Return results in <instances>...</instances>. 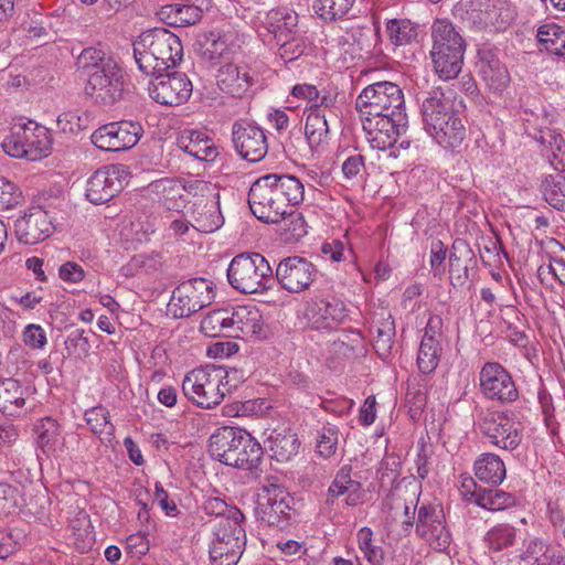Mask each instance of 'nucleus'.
<instances>
[{
    "label": "nucleus",
    "mask_w": 565,
    "mask_h": 565,
    "mask_svg": "<svg viewBox=\"0 0 565 565\" xmlns=\"http://www.w3.org/2000/svg\"><path fill=\"white\" fill-rule=\"evenodd\" d=\"M355 0H315L313 11L324 22L331 23L345 18Z\"/></svg>",
    "instance_id": "44"
},
{
    "label": "nucleus",
    "mask_w": 565,
    "mask_h": 565,
    "mask_svg": "<svg viewBox=\"0 0 565 565\" xmlns=\"http://www.w3.org/2000/svg\"><path fill=\"white\" fill-rule=\"evenodd\" d=\"M522 558H534L536 565H565V552L546 546L540 540L529 542Z\"/></svg>",
    "instance_id": "40"
},
{
    "label": "nucleus",
    "mask_w": 565,
    "mask_h": 565,
    "mask_svg": "<svg viewBox=\"0 0 565 565\" xmlns=\"http://www.w3.org/2000/svg\"><path fill=\"white\" fill-rule=\"evenodd\" d=\"M355 108L361 117L391 115L405 111L402 88L393 82H376L367 85L358 96Z\"/></svg>",
    "instance_id": "8"
},
{
    "label": "nucleus",
    "mask_w": 565,
    "mask_h": 565,
    "mask_svg": "<svg viewBox=\"0 0 565 565\" xmlns=\"http://www.w3.org/2000/svg\"><path fill=\"white\" fill-rule=\"evenodd\" d=\"M25 390L14 379L0 380V412L14 415L25 404Z\"/></svg>",
    "instance_id": "35"
},
{
    "label": "nucleus",
    "mask_w": 565,
    "mask_h": 565,
    "mask_svg": "<svg viewBox=\"0 0 565 565\" xmlns=\"http://www.w3.org/2000/svg\"><path fill=\"white\" fill-rule=\"evenodd\" d=\"M478 426L492 445L503 450L512 451L522 441V424L503 412H488Z\"/></svg>",
    "instance_id": "12"
},
{
    "label": "nucleus",
    "mask_w": 565,
    "mask_h": 565,
    "mask_svg": "<svg viewBox=\"0 0 565 565\" xmlns=\"http://www.w3.org/2000/svg\"><path fill=\"white\" fill-rule=\"evenodd\" d=\"M232 142L237 154L249 162H259L268 151L264 130L247 120L233 124Z\"/></svg>",
    "instance_id": "18"
},
{
    "label": "nucleus",
    "mask_w": 565,
    "mask_h": 565,
    "mask_svg": "<svg viewBox=\"0 0 565 565\" xmlns=\"http://www.w3.org/2000/svg\"><path fill=\"white\" fill-rule=\"evenodd\" d=\"M126 175L127 172L124 166L98 169L87 181V200L96 205L110 201L122 190Z\"/></svg>",
    "instance_id": "21"
},
{
    "label": "nucleus",
    "mask_w": 565,
    "mask_h": 565,
    "mask_svg": "<svg viewBox=\"0 0 565 565\" xmlns=\"http://www.w3.org/2000/svg\"><path fill=\"white\" fill-rule=\"evenodd\" d=\"M1 147L13 158L36 161L50 153L51 139L45 127L30 120L12 125Z\"/></svg>",
    "instance_id": "6"
},
{
    "label": "nucleus",
    "mask_w": 565,
    "mask_h": 565,
    "mask_svg": "<svg viewBox=\"0 0 565 565\" xmlns=\"http://www.w3.org/2000/svg\"><path fill=\"white\" fill-rule=\"evenodd\" d=\"M234 337L265 340L270 334L262 312L255 307H239L233 311Z\"/></svg>",
    "instance_id": "24"
},
{
    "label": "nucleus",
    "mask_w": 565,
    "mask_h": 565,
    "mask_svg": "<svg viewBox=\"0 0 565 565\" xmlns=\"http://www.w3.org/2000/svg\"><path fill=\"white\" fill-rule=\"evenodd\" d=\"M228 376L223 367L194 369L185 375L182 392L196 406L210 409L220 405L234 386L230 384Z\"/></svg>",
    "instance_id": "4"
},
{
    "label": "nucleus",
    "mask_w": 565,
    "mask_h": 565,
    "mask_svg": "<svg viewBox=\"0 0 565 565\" xmlns=\"http://www.w3.org/2000/svg\"><path fill=\"white\" fill-rule=\"evenodd\" d=\"M479 381L481 393L488 399L505 404L519 397V391L511 374L497 362H487L482 366Z\"/></svg>",
    "instance_id": "17"
},
{
    "label": "nucleus",
    "mask_w": 565,
    "mask_h": 565,
    "mask_svg": "<svg viewBox=\"0 0 565 565\" xmlns=\"http://www.w3.org/2000/svg\"><path fill=\"white\" fill-rule=\"evenodd\" d=\"M415 531L436 552H445L450 546L451 534L446 525L444 510L439 505L418 507Z\"/></svg>",
    "instance_id": "13"
},
{
    "label": "nucleus",
    "mask_w": 565,
    "mask_h": 565,
    "mask_svg": "<svg viewBox=\"0 0 565 565\" xmlns=\"http://www.w3.org/2000/svg\"><path fill=\"white\" fill-rule=\"evenodd\" d=\"M479 73L487 87L495 93L502 92L510 82L507 67L495 58L482 61Z\"/></svg>",
    "instance_id": "42"
},
{
    "label": "nucleus",
    "mask_w": 565,
    "mask_h": 565,
    "mask_svg": "<svg viewBox=\"0 0 565 565\" xmlns=\"http://www.w3.org/2000/svg\"><path fill=\"white\" fill-rule=\"evenodd\" d=\"M298 14L289 8L271 9L267 12L264 26L276 42L299 35Z\"/></svg>",
    "instance_id": "25"
},
{
    "label": "nucleus",
    "mask_w": 565,
    "mask_h": 565,
    "mask_svg": "<svg viewBox=\"0 0 565 565\" xmlns=\"http://www.w3.org/2000/svg\"><path fill=\"white\" fill-rule=\"evenodd\" d=\"M85 420L93 434L102 443H110L114 437V425L109 420V412L103 406H95L85 412Z\"/></svg>",
    "instance_id": "43"
},
{
    "label": "nucleus",
    "mask_w": 565,
    "mask_h": 565,
    "mask_svg": "<svg viewBox=\"0 0 565 565\" xmlns=\"http://www.w3.org/2000/svg\"><path fill=\"white\" fill-rule=\"evenodd\" d=\"M477 259L470 245L461 238L454 241L449 254V274L451 284L462 285L469 276V269L476 266Z\"/></svg>",
    "instance_id": "26"
},
{
    "label": "nucleus",
    "mask_w": 565,
    "mask_h": 565,
    "mask_svg": "<svg viewBox=\"0 0 565 565\" xmlns=\"http://www.w3.org/2000/svg\"><path fill=\"white\" fill-rule=\"evenodd\" d=\"M202 46L205 47L204 54H209L210 58L221 56L226 50V43L218 33L209 32L203 35Z\"/></svg>",
    "instance_id": "62"
},
{
    "label": "nucleus",
    "mask_w": 565,
    "mask_h": 565,
    "mask_svg": "<svg viewBox=\"0 0 565 565\" xmlns=\"http://www.w3.org/2000/svg\"><path fill=\"white\" fill-rule=\"evenodd\" d=\"M300 440L289 429L274 431L268 438V449L278 462L290 461L299 451Z\"/></svg>",
    "instance_id": "33"
},
{
    "label": "nucleus",
    "mask_w": 565,
    "mask_h": 565,
    "mask_svg": "<svg viewBox=\"0 0 565 565\" xmlns=\"http://www.w3.org/2000/svg\"><path fill=\"white\" fill-rule=\"evenodd\" d=\"M233 311L228 309H217L207 313L201 321V331L211 338L224 335H233L234 323H232Z\"/></svg>",
    "instance_id": "39"
},
{
    "label": "nucleus",
    "mask_w": 565,
    "mask_h": 565,
    "mask_svg": "<svg viewBox=\"0 0 565 565\" xmlns=\"http://www.w3.org/2000/svg\"><path fill=\"white\" fill-rule=\"evenodd\" d=\"M395 337V324L394 320L388 317L384 319L380 326L376 327V335L374 338L373 347L382 359L387 358L391 354L393 348V339Z\"/></svg>",
    "instance_id": "54"
},
{
    "label": "nucleus",
    "mask_w": 565,
    "mask_h": 565,
    "mask_svg": "<svg viewBox=\"0 0 565 565\" xmlns=\"http://www.w3.org/2000/svg\"><path fill=\"white\" fill-rule=\"evenodd\" d=\"M433 46L430 58L435 73L444 81L456 78L461 72L466 41L447 19H436L430 26Z\"/></svg>",
    "instance_id": "3"
},
{
    "label": "nucleus",
    "mask_w": 565,
    "mask_h": 565,
    "mask_svg": "<svg viewBox=\"0 0 565 565\" xmlns=\"http://www.w3.org/2000/svg\"><path fill=\"white\" fill-rule=\"evenodd\" d=\"M97 104L111 106L121 100L125 94V73L117 63H108L104 71L89 74L85 88Z\"/></svg>",
    "instance_id": "14"
},
{
    "label": "nucleus",
    "mask_w": 565,
    "mask_h": 565,
    "mask_svg": "<svg viewBox=\"0 0 565 565\" xmlns=\"http://www.w3.org/2000/svg\"><path fill=\"white\" fill-rule=\"evenodd\" d=\"M351 466H343L337 472L328 489V504H333L334 499L343 494H347L345 503L349 507H355L360 503L362 497V486L359 481L351 478Z\"/></svg>",
    "instance_id": "29"
},
{
    "label": "nucleus",
    "mask_w": 565,
    "mask_h": 565,
    "mask_svg": "<svg viewBox=\"0 0 565 565\" xmlns=\"http://www.w3.org/2000/svg\"><path fill=\"white\" fill-rule=\"evenodd\" d=\"M38 441L46 455H55L64 447V437L61 434L60 426L55 419L45 418L42 422Z\"/></svg>",
    "instance_id": "47"
},
{
    "label": "nucleus",
    "mask_w": 565,
    "mask_h": 565,
    "mask_svg": "<svg viewBox=\"0 0 565 565\" xmlns=\"http://www.w3.org/2000/svg\"><path fill=\"white\" fill-rule=\"evenodd\" d=\"M14 228L20 243L34 245L52 234L53 224L45 210L41 206H33L15 221Z\"/></svg>",
    "instance_id": "23"
},
{
    "label": "nucleus",
    "mask_w": 565,
    "mask_h": 565,
    "mask_svg": "<svg viewBox=\"0 0 565 565\" xmlns=\"http://www.w3.org/2000/svg\"><path fill=\"white\" fill-rule=\"evenodd\" d=\"M276 44L279 46L278 54L280 58L286 63L292 62L300 57L306 49L300 35L284 39L279 42H276Z\"/></svg>",
    "instance_id": "58"
},
{
    "label": "nucleus",
    "mask_w": 565,
    "mask_h": 565,
    "mask_svg": "<svg viewBox=\"0 0 565 565\" xmlns=\"http://www.w3.org/2000/svg\"><path fill=\"white\" fill-rule=\"evenodd\" d=\"M305 200L303 183L291 174H266L248 192L252 213L264 223H279L288 210Z\"/></svg>",
    "instance_id": "1"
},
{
    "label": "nucleus",
    "mask_w": 565,
    "mask_h": 565,
    "mask_svg": "<svg viewBox=\"0 0 565 565\" xmlns=\"http://www.w3.org/2000/svg\"><path fill=\"white\" fill-rule=\"evenodd\" d=\"M543 143H548L551 154H547L548 162L557 170L565 171V140L559 134L547 130L541 136Z\"/></svg>",
    "instance_id": "51"
},
{
    "label": "nucleus",
    "mask_w": 565,
    "mask_h": 565,
    "mask_svg": "<svg viewBox=\"0 0 565 565\" xmlns=\"http://www.w3.org/2000/svg\"><path fill=\"white\" fill-rule=\"evenodd\" d=\"M475 502L478 507L492 511H503L518 504L516 498L500 489H477L473 493Z\"/></svg>",
    "instance_id": "36"
},
{
    "label": "nucleus",
    "mask_w": 565,
    "mask_h": 565,
    "mask_svg": "<svg viewBox=\"0 0 565 565\" xmlns=\"http://www.w3.org/2000/svg\"><path fill=\"white\" fill-rule=\"evenodd\" d=\"M348 318V310L342 300L312 299L306 302L303 319L315 330L335 329Z\"/></svg>",
    "instance_id": "22"
},
{
    "label": "nucleus",
    "mask_w": 565,
    "mask_h": 565,
    "mask_svg": "<svg viewBox=\"0 0 565 565\" xmlns=\"http://www.w3.org/2000/svg\"><path fill=\"white\" fill-rule=\"evenodd\" d=\"M438 122H440L439 126L436 124V128L429 127L426 131L444 148L459 147L465 139L466 129L457 114L452 111Z\"/></svg>",
    "instance_id": "30"
},
{
    "label": "nucleus",
    "mask_w": 565,
    "mask_h": 565,
    "mask_svg": "<svg viewBox=\"0 0 565 565\" xmlns=\"http://www.w3.org/2000/svg\"><path fill=\"white\" fill-rule=\"evenodd\" d=\"M21 191L11 181L0 175V210H10L20 203Z\"/></svg>",
    "instance_id": "59"
},
{
    "label": "nucleus",
    "mask_w": 565,
    "mask_h": 565,
    "mask_svg": "<svg viewBox=\"0 0 565 565\" xmlns=\"http://www.w3.org/2000/svg\"><path fill=\"white\" fill-rule=\"evenodd\" d=\"M516 530L508 523H499L492 526L484 536L486 545L493 552H500L514 545Z\"/></svg>",
    "instance_id": "48"
},
{
    "label": "nucleus",
    "mask_w": 565,
    "mask_h": 565,
    "mask_svg": "<svg viewBox=\"0 0 565 565\" xmlns=\"http://www.w3.org/2000/svg\"><path fill=\"white\" fill-rule=\"evenodd\" d=\"M541 192L548 205L561 211L565 206V171L545 174L541 181Z\"/></svg>",
    "instance_id": "38"
},
{
    "label": "nucleus",
    "mask_w": 565,
    "mask_h": 565,
    "mask_svg": "<svg viewBox=\"0 0 565 565\" xmlns=\"http://www.w3.org/2000/svg\"><path fill=\"white\" fill-rule=\"evenodd\" d=\"M537 42L541 50H545L551 54L565 55V30L555 24L546 23L537 30Z\"/></svg>",
    "instance_id": "41"
},
{
    "label": "nucleus",
    "mask_w": 565,
    "mask_h": 565,
    "mask_svg": "<svg viewBox=\"0 0 565 565\" xmlns=\"http://www.w3.org/2000/svg\"><path fill=\"white\" fill-rule=\"evenodd\" d=\"M253 78L245 70H241L237 65H223L216 75V82L221 90L232 96H243L252 85Z\"/></svg>",
    "instance_id": "31"
},
{
    "label": "nucleus",
    "mask_w": 565,
    "mask_h": 565,
    "mask_svg": "<svg viewBox=\"0 0 565 565\" xmlns=\"http://www.w3.org/2000/svg\"><path fill=\"white\" fill-rule=\"evenodd\" d=\"M281 223V231L285 239L288 242H298L307 235V223L301 213L294 211L292 207L288 210V214L279 221Z\"/></svg>",
    "instance_id": "52"
},
{
    "label": "nucleus",
    "mask_w": 565,
    "mask_h": 565,
    "mask_svg": "<svg viewBox=\"0 0 565 565\" xmlns=\"http://www.w3.org/2000/svg\"><path fill=\"white\" fill-rule=\"evenodd\" d=\"M224 224V217L220 212L218 202L205 203L201 210L194 211L193 227L202 233H213Z\"/></svg>",
    "instance_id": "45"
},
{
    "label": "nucleus",
    "mask_w": 565,
    "mask_h": 565,
    "mask_svg": "<svg viewBox=\"0 0 565 565\" xmlns=\"http://www.w3.org/2000/svg\"><path fill=\"white\" fill-rule=\"evenodd\" d=\"M87 116L83 117L77 111H65L57 117V127L63 132L76 134L86 128Z\"/></svg>",
    "instance_id": "60"
},
{
    "label": "nucleus",
    "mask_w": 565,
    "mask_h": 565,
    "mask_svg": "<svg viewBox=\"0 0 565 565\" xmlns=\"http://www.w3.org/2000/svg\"><path fill=\"white\" fill-rule=\"evenodd\" d=\"M108 63H116L103 50L98 47H86L82 51L77 58L78 67L93 73L95 71H104Z\"/></svg>",
    "instance_id": "53"
},
{
    "label": "nucleus",
    "mask_w": 565,
    "mask_h": 565,
    "mask_svg": "<svg viewBox=\"0 0 565 565\" xmlns=\"http://www.w3.org/2000/svg\"><path fill=\"white\" fill-rule=\"evenodd\" d=\"M214 297L213 281L198 277L180 282L168 306L174 318H186L211 305Z\"/></svg>",
    "instance_id": "10"
},
{
    "label": "nucleus",
    "mask_w": 565,
    "mask_h": 565,
    "mask_svg": "<svg viewBox=\"0 0 565 565\" xmlns=\"http://www.w3.org/2000/svg\"><path fill=\"white\" fill-rule=\"evenodd\" d=\"M23 341L32 349H42L46 344V335L41 326L29 324L23 331Z\"/></svg>",
    "instance_id": "63"
},
{
    "label": "nucleus",
    "mask_w": 565,
    "mask_h": 565,
    "mask_svg": "<svg viewBox=\"0 0 565 565\" xmlns=\"http://www.w3.org/2000/svg\"><path fill=\"white\" fill-rule=\"evenodd\" d=\"M338 440L339 431L335 427H322L317 439V452L323 458H330L337 451Z\"/></svg>",
    "instance_id": "57"
},
{
    "label": "nucleus",
    "mask_w": 565,
    "mask_h": 565,
    "mask_svg": "<svg viewBox=\"0 0 565 565\" xmlns=\"http://www.w3.org/2000/svg\"><path fill=\"white\" fill-rule=\"evenodd\" d=\"M316 266L303 257L292 256L280 260L275 276L278 284L289 292H300L309 288L316 278Z\"/></svg>",
    "instance_id": "20"
},
{
    "label": "nucleus",
    "mask_w": 565,
    "mask_h": 565,
    "mask_svg": "<svg viewBox=\"0 0 565 565\" xmlns=\"http://www.w3.org/2000/svg\"><path fill=\"white\" fill-rule=\"evenodd\" d=\"M363 130L371 146L379 150L394 148L408 128L405 111H393L391 115L361 117Z\"/></svg>",
    "instance_id": "11"
},
{
    "label": "nucleus",
    "mask_w": 565,
    "mask_h": 565,
    "mask_svg": "<svg viewBox=\"0 0 565 565\" xmlns=\"http://www.w3.org/2000/svg\"><path fill=\"white\" fill-rule=\"evenodd\" d=\"M138 47L141 51L149 50L156 54L159 66L174 67L182 60L183 47L179 36L166 28H154L142 32L138 36Z\"/></svg>",
    "instance_id": "16"
},
{
    "label": "nucleus",
    "mask_w": 565,
    "mask_h": 565,
    "mask_svg": "<svg viewBox=\"0 0 565 565\" xmlns=\"http://www.w3.org/2000/svg\"><path fill=\"white\" fill-rule=\"evenodd\" d=\"M245 520L214 523L213 540L210 544L212 565H236L246 545Z\"/></svg>",
    "instance_id": "7"
},
{
    "label": "nucleus",
    "mask_w": 565,
    "mask_h": 565,
    "mask_svg": "<svg viewBox=\"0 0 565 565\" xmlns=\"http://www.w3.org/2000/svg\"><path fill=\"white\" fill-rule=\"evenodd\" d=\"M209 454L226 466L255 471L262 462L264 450L246 430L223 426L211 435Z\"/></svg>",
    "instance_id": "2"
},
{
    "label": "nucleus",
    "mask_w": 565,
    "mask_h": 565,
    "mask_svg": "<svg viewBox=\"0 0 565 565\" xmlns=\"http://www.w3.org/2000/svg\"><path fill=\"white\" fill-rule=\"evenodd\" d=\"M58 275L62 280L68 282H79L84 279V269L74 262H66L60 267Z\"/></svg>",
    "instance_id": "64"
},
{
    "label": "nucleus",
    "mask_w": 565,
    "mask_h": 565,
    "mask_svg": "<svg viewBox=\"0 0 565 565\" xmlns=\"http://www.w3.org/2000/svg\"><path fill=\"white\" fill-rule=\"evenodd\" d=\"M294 498L275 479H267L262 488L255 514L257 520L285 529L290 524L295 510L291 507Z\"/></svg>",
    "instance_id": "9"
},
{
    "label": "nucleus",
    "mask_w": 565,
    "mask_h": 565,
    "mask_svg": "<svg viewBox=\"0 0 565 565\" xmlns=\"http://www.w3.org/2000/svg\"><path fill=\"white\" fill-rule=\"evenodd\" d=\"M203 7L191 3H171L158 12L160 19L169 25L188 26L202 19Z\"/></svg>",
    "instance_id": "32"
},
{
    "label": "nucleus",
    "mask_w": 565,
    "mask_h": 565,
    "mask_svg": "<svg viewBox=\"0 0 565 565\" xmlns=\"http://www.w3.org/2000/svg\"><path fill=\"white\" fill-rule=\"evenodd\" d=\"M203 510L209 515H215V523H225V521L245 520L244 514L236 507H230L220 498H207L203 503Z\"/></svg>",
    "instance_id": "50"
},
{
    "label": "nucleus",
    "mask_w": 565,
    "mask_h": 565,
    "mask_svg": "<svg viewBox=\"0 0 565 565\" xmlns=\"http://www.w3.org/2000/svg\"><path fill=\"white\" fill-rule=\"evenodd\" d=\"M177 146L201 161H213L217 157V149L213 140L202 131L183 130L177 138Z\"/></svg>",
    "instance_id": "28"
},
{
    "label": "nucleus",
    "mask_w": 565,
    "mask_h": 565,
    "mask_svg": "<svg viewBox=\"0 0 565 565\" xmlns=\"http://www.w3.org/2000/svg\"><path fill=\"white\" fill-rule=\"evenodd\" d=\"M390 40L395 45L409 44L417 38V26L407 19H392L386 23Z\"/></svg>",
    "instance_id": "49"
},
{
    "label": "nucleus",
    "mask_w": 565,
    "mask_h": 565,
    "mask_svg": "<svg viewBox=\"0 0 565 565\" xmlns=\"http://www.w3.org/2000/svg\"><path fill=\"white\" fill-rule=\"evenodd\" d=\"M505 466L499 456L483 454L475 462L476 477L486 483L498 486L505 478Z\"/></svg>",
    "instance_id": "34"
},
{
    "label": "nucleus",
    "mask_w": 565,
    "mask_h": 565,
    "mask_svg": "<svg viewBox=\"0 0 565 565\" xmlns=\"http://www.w3.org/2000/svg\"><path fill=\"white\" fill-rule=\"evenodd\" d=\"M342 173L351 184H358L364 180L366 174L365 158L360 153L348 157L342 163Z\"/></svg>",
    "instance_id": "56"
},
{
    "label": "nucleus",
    "mask_w": 565,
    "mask_h": 565,
    "mask_svg": "<svg viewBox=\"0 0 565 565\" xmlns=\"http://www.w3.org/2000/svg\"><path fill=\"white\" fill-rule=\"evenodd\" d=\"M134 56L138 68L146 75H151L157 78V76H160L163 72L168 71L167 66L158 65L160 60L156 54H151V51L139 50L138 40L134 42Z\"/></svg>",
    "instance_id": "55"
},
{
    "label": "nucleus",
    "mask_w": 565,
    "mask_h": 565,
    "mask_svg": "<svg viewBox=\"0 0 565 565\" xmlns=\"http://www.w3.org/2000/svg\"><path fill=\"white\" fill-rule=\"evenodd\" d=\"M306 118L305 135L311 149L321 146L328 138L329 125L324 110L309 107Z\"/></svg>",
    "instance_id": "37"
},
{
    "label": "nucleus",
    "mask_w": 565,
    "mask_h": 565,
    "mask_svg": "<svg viewBox=\"0 0 565 565\" xmlns=\"http://www.w3.org/2000/svg\"><path fill=\"white\" fill-rule=\"evenodd\" d=\"M273 275L269 262L259 253L236 255L227 268L230 285L243 294H257L267 289Z\"/></svg>",
    "instance_id": "5"
},
{
    "label": "nucleus",
    "mask_w": 565,
    "mask_h": 565,
    "mask_svg": "<svg viewBox=\"0 0 565 565\" xmlns=\"http://www.w3.org/2000/svg\"><path fill=\"white\" fill-rule=\"evenodd\" d=\"M405 402L409 405V412H414L415 414L422 412L427 402L424 387L419 384L408 383L405 393Z\"/></svg>",
    "instance_id": "61"
},
{
    "label": "nucleus",
    "mask_w": 565,
    "mask_h": 565,
    "mask_svg": "<svg viewBox=\"0 0 565 565\" xmlns=\"http://www.w3.org/2000/svg\"><path fill=\"white\" fill-rule=\"evenodd\" d=\"M143 129L137 121L121 120L105 124L90 136L92 142L105 151H124L132 148Z\"/></svg>",
    "instance_id": "15"
},
{
    "label": "nucleus",
    "mask_w": 565,
    "mask_h": 565,
    "mask_svg": "<svg viewBox=\"0 0 565 565\" xmlns=\"http://www.w3.org/2000/svg\"><path fill=\"white\" fill-rule=\"evenodd\" d=\"M454 110L452 100L445 95L441 88L433 89L424 94L422 99L420 113L425 130L429 127L439 126L441 118L451 115Z\"/></svg>",
    "instance_id": "27"
},
{
    "label": "nucleus",
    "mask_w": 565,
    "mask_h": 565,
    "mask_svg": "<svg viewBox=\"0 0 565 565\" xmlns=\"http://www.w3.org/2000/svg\"><path fill=\"white\" fill-rule=\"evenodd\" d=\"M441 347L438 339L423 337L417 354V365L423 374H430L438 365Z\"/></svg>",
    "instance_id": "46"
},
{
    "label": "nucleus",
    "mask_w": 565,
    "mask_h": 565,
    "mask_svg": "<svg viewBox=\"0 0 565 565\" xmlns=\"http://www.w3.org/2000/svg\"><path fill=\"white\" fill-rule=\"evenodd\" d=\"M148 90L154 102L167 106H179L190 98L193 86L184 73L163 72L150 83Z\"/></svg>",
    "instance_id": "19"
}]
</instances>
